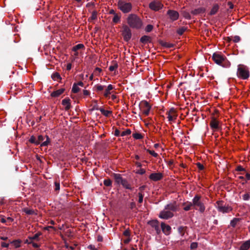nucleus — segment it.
Here are the masks:
<instances>
[{
	"label": "nucleus",
	"instance_id": "f257e3e1",
	"mask_svg": "<svg viewBox=\"0 0 250 250\" xmlns=\"http://www.w3.org/2000/svg\"><path fill=\"white\" fill-rule=\"evenodd\" d=\"M127 22L129 26L132 28L140 29L143 23L141 19L135 14H130L127 18Z\"/></svg>",
	"mask_w": 250,
	"mask_h": 250
},
{
	"label": "nucleus",
	"instance_id": "f03ea898",
	"mask_svg": "<svg viewBox=\"0 0 250 250\" xmlns=\"http://www.w3.org/2000/svg\"><path fill=\"white\" fill-rule=\"evenodd\" d=\"M237 76L238 78L247 80L250 77V71L248 66L244 64H239L237 66Z\"/></svg>",
	"mask_w": 250,
	"mask_h": 250
},
{
	"label": "nucleus",
	"instance_id": "7ed1b4c3",
	"mask_svg": "<svg viewBox=\"0 0 250 250\" xmlns=\"http://www.w3.org/2000/svg\"><path fill=\"white\" fill-rule=\"evenodd\" d=\"M215 206L219 212L223 213H229L232 210V208L231 206L224 203V201L222 200L217 201Z\"/></svg>",
	"mask_w": 250,
	"mask_h": 250
},
{
	"label": "nucleus",
	"instance_id": "20e7f679",
	"mask_svg": "<svg viewBox=\"0 0 250 250\" xmlns=\"http://www.w3.org/2000/svg\"><path fill=\"white\" fill-rule=\"evenodd\" d=\"M192 205H193L195 209L199 210L202 213L204 212L206 208L204 203L201 201V196L198 195H195L192 199Z\"/></svg>",
	"mask_w": 250,
	"mask_h": 250
},
{
	"label": "nucleus",
	"instance_id": "39448f33",
	"mask_svg": "<svg viewBox=\"0 0 250 250\" xmlns=\"http://www.w3.org/2000/svg\"><path fill=\"white\" fill-rule=\"evenodd\" d=\"M118 8L124 13L129 12L132 9V4L123 0H119L118 2Z\"/></svg>",
	"mask_w": 250,
	"mask_h": 250
},
{
	"label": "nucleus",
	"instance_id": "423d86ee",
	"mask_svg": "<svg viewBox=\"0 0 250 250\" xmlns=\"http://www.w3.org/2000/svg\"><path fill=\"white\" fill-rule=\"evenodd\" d=\"M140 109L144 114L147 116L151 108L149 104L146 101H142L141 102L140 104Z\"/></svg>",
	"mask_w": 250,
	"mask_h": 250
},
{
	"label": "nucleus",
	"instance_id": "0eeeda50",
	"mask_svg": "<svg viewBox=\"0 0 250 250\" xmlns=\"http://www.w3.org/2000/svg\"><path fill=\"white\" fill-rule=\"evenodd\" d=\"M50 143V139L49 137L45 135L43 136L42 135L38 136L36 145L41 144V146H47Z\"/></svg>",
	"mask_w": 250,
	"mask_h": 250
},
{
	"label": "nucleus",
	"instance_id": "6e6552de",
	"mask_svg": "<svg viewBox=\"0 0 250 250\" xmlns=\"http://www.w3.org/2000/svg\"><path fill=\"white\" fill-rule=\"evenodd\" d=\"M173 216V213L171 211L166 209L165 208L164 209L160 212L159 217L163 219H168Z\"/></svg>",
	"mask_w": 250,
	"mask_h": 250
},
{
	"label": "nucleus",
	"instance_id": "1a4fd4ad",
	"mask_svg": "<svg viewBox=\"0 0 250 250\" xmlns=\"http://www.w3.org/2000/svg\"><path fill=\"white\" fill-rule=\"evenodd\" d=\"M167 119L169 122L174 121L177 117V114L176 110L174 108H171L170 110L167 112Z\"/></svg>",
	"mask_w": 250,
	"mask_h": 250
},
{
	"label": "nucleus",
	"instance_id": "9d476101",
	"mask_svg": "<svg viewBox=\"0 0 250 250\" xmlns=\"http://www.w3.org/2000/svg\"><path fill=\"white\" fill-rule=\"evenodd\" d=\"M212 58L214 62L218 64H221L225 60V57L218 53H214Z\"/></svg>",
	"mask_w": 250,
	"mask_h": 250
},
{
	"label": "nucleus",
	"instance_id": "9b49d317",
	"mask_svg": "<svg viewBox=\"0 0 250 250\" xmlns=\"http://www.w3.org/2000/svg\"><path fill=\"white\" fill-rule=\"evenodd\" d=\"M149 8L154 11H158L163 7V4L159 1H153L149 5Z\"/></svg>",
	"mask_w": 250,
	"mask_h": 250
},
{
	"label": "nucleus",
	"instance_id": "f8f14e48",
	"mask_svg": "<svg viewBox=\"0 0 250 250\" xmlns=\"http://www.w3.org/2000/svg\"><path fill=\"white\" fill-rule=\"evenodd\" d=\"M123 36L125 40L126 41H128L131 37V31L128 27L127 26H123Z\"/></svg>",
	"mask_w": 250,
	"mask_h": 250
},
{
	"label": "nucleus",
	"instance_id": "ddd939ff",
	"mask_svg": "<svg viewBox=\"0 0 250 250\" xmlns=\"http://www.w3.org/2000/svg\"><path fill=\"white\" fill-rule=\"evenodd\" d=\"M210 126L213 131L218 130L220 128L219 122L215 118H212L210 122Z\"/></svg>",
	"mask_w": 250,
	"mask_h": 250
},
{
	"label": "nucleus",
	"instance_id": "4468645a",
	"mask_svg": "<svg viewBox=\"0 0 250 250\" xmlns=\"http://www.w3.org/2000/svg\"><path fill=\"white\" fill-rule=\"evenodd\" d=\"M167 14L169 16V19L172 21L177 20L179 16L178 12L172 10H168L167 12Z\"/></svg>",
	"mask_w": 250,
	"mask_h": 250
},
{
	"label": "nucleus",
	"instance_id": "2eb2a0df",
	"mask_svg": "<svg viewBox=\"0 0 250 250\" xmlns=\"http://www.w3.org/2000/svg\"><path fill=\"white\" fill-rule=\"evenodd\" d=\"M162 178L163 174L160 172L152 173L149 176V178L153 181H159Z\"/></svg>",
	"mask_w": 250,
	"mask_h": 250
},
{
	"label": "nucleus",
	"instance_id": "dca6fc26",
	"mask_svg": "<svg viewBox=\"0 0 250 250\" xmlns=\"http://www.w3.org/2000/svg\"><path fill=\"white\" fill-rule=\"evenodd\" d=\"M165 208H166V209H167L171 211L173 213L174 211H176L178 209V206L175 202L167 204V206H165Z\"/></svg>",
	"mask_w": 250,
	"mask_h": 250
},
{
	"label": "nucleus",
	"instance_id": "f3484780",
	"mask_svg": "<svg viewBox=\"0 0 250 250\" xmlns=\"http://www.w3.org/2000/svg\"><path fill=\"white\" fill-rule=\"evenodd\" d=\"M161 228L163 232L166 235H169L171 232V227L164 223H161Z\"/></svg>",
	"mask_w": 250,
	"mask_h": 250
},
{
	"label": "nucleus",
	"instance_id": "a211bd4d",
	"mask_svg": "<svg viewBox=\"0 0 250 250\" xmlns=\"http://www.w3.org/2000/svg\"><path fill=\"white\" fill-rule=\"evenodd\" d=\"M113 89H114V87L113 85L111 84L108 85L104 93V96L106 98L108 97L109 95L113 93L112 90Z\"/></svg>",
	"mask_w": 250,
	"mask_h": 250
},
{
	"label": "nucleus",
	"instance_id": "6ab92c4d",
	"mask_svg": "<svg viewBox=\"0 0 250 250\" xmlns=\"http://www.w3.org/2000/svg\"><path fill=\"white\" fill-rule=\"evenodd\" d=\"M62 104L64 106L65 109L67 110L70 108V100L69 98H65L62 101Z\"/></svg>",
	"mask_w": 250,
	"mask_h": 250
},
{
	"label": "nucleus",
	"instance_id": "aec40b11",
	"mask_svg": "<svg viewBox=\"0 0 250 250\" xmlns=\"http://www.w3.org/2000/svg\"><path fill=\"white\" fill-rule=\"evenodd\" d=\"M42 235V233L41 232H38L33 235L32 236H29L28 237V239L29 241H39L40 240V236Z\"/></svg>",
	"mask_w": 250,
	"mask_h": 250
},
{
	"label": "nucleus",
	"instance_id": "412c9836",
	"mask_svg": "<svg viewBox=\"0 0 250 250\" xmlns=\"http://www.w3.org/2000/svg\"><path fill=\"white\" fill-rule=\"evenodd\" d=\"M64 89L63 88H60L58 89L51 94V96L53 97H58L63 93Z\"/></svg>",
	"mask_w": 250,
	"mask_h": 250
},
{
	"label": "nucleus",
	"instance_id": "4be33fe9",
	"mask_svg": "<svg viewBox=\"0 0 250 250\" xmlns=\"http://www.w3.org/2000/svg\"><path fill=\"white\" fill-rule=\"evenodd\" d=\"M250 248V240L245 242L240 247L239 250H248Z\"/></svg>",
	"mask_w": 250,
	"mask_h": 250
},
{
	"label": "nucleus",
	"instance_id": "5701e85b",
	"mask_svg": "<svg viewBox=\"0 0 250 250\" xmlns=\"http://www.w3.org/2000/svg\"><path fill=\"white\" fill-rule=\"evenodd\" d=\"M114 178L115 180V182L118 184H120L121 182H123V180L124 179L121 177V175L120 174H114Z\"/></svg>",
	"mask_w": 250,
	"mask_h": 250
},
{
	"label": "nucleus",
	"instance_id": "b1692460",
	"mask_svg": "<svg viewBox=\"0 0 250 250\" xmlns=\"http://www.w3.org/2000/svg\"><path fill=\"white\" fill-rule=\"evenodd\" d=\"M205 11L204 8L200 7L196 9H194L191 11V13L193 15H197L201 13H203Z\"/></svg>",
	"mask_w": 250,
	"mask_h": 250
},
{
	"label": "nucleus",
	"instance_id": "393cba45",
	"mask_svg": "<svg viewBox=\"0 0 250 250\" xmlns=\"http://www.w3.org/2000/svg\"><path fill=\"white\" fill-rule=\"evenodd\" d=\"M192 202H187L184 203L183 205L184 206V209L185 211H188L189 210L191 207L193 206V205Z\"/></svg>",
	"mask_w": 250,
	"mask_h": 250
},
{
	"label": "nucleus",
	"instance_id": "a878e982",
	"mask_svg": "<svg viewBox=\"0 0 250 250\" xmlns=\"http://www.w3.org/2000/svg\"><path fill=\"white\" fill-rule=\"evenodd\" d=\"M22 211L25 212L26 214L28 215H32L35 214L34 210L29 209L27 208H25L22 209Z\"/></svg>",
	"mask_w": 250,
	"mask_h": 250
},
{
	"label": "nucleus",
	"instance_id": "bb28decb",
	"mask_svg": "<svg viewBox=\"0 0 250 250\" xmlns=\"http://www.w3.org/2000/svg\"><path fill=\"white\" fill-rule=\"evenodd\" d=\"M219 9V6L217 4L214 5L212 8H211L210 11V14L211 15H213L215 14L218 11Z\"/></svg>",
	"mask_w": 250,
	"mask_h": 250
},
{
	"label": "nucleus",
	"instance_id": "cd10ccee",
	"mask_svg": "<svg viewBox=\"0 0 250 250\" xmlns=\"http://www.w3.org/2000/svg\"><path fill=\"white\" fill-rule=\"evenodd\" d=\"M120 184L122 185L126 189H131L130 185L128 183V182L125 179H124L123 180V182H122Z\"/></svg>",
	"mask_w": 250,
	"mask_h": 250
},
{
	"label": "nucleus",
	"instance_id": "c85d7f7f",
	"mask_svg": "<svg viewBox=\"0 0 250 250\" xmlns=\"http://www.w3.org/2000/svg\"><path fill=\"white\" fill-rule=\"evenodd\" d=\"M99 110L101 113L106 117L109 116L111 114V111L105 110L104 108H100Z\"/></svg>",
	"mask_w": 250,
	"mask_h": 250
},
{
	"label": "nucleus",
	"instance_id": "c756f323",
	"mask_svg": "<svg viewBox=\"0 0 250 250\" xmlns=\"http://www.w3.org/2000/svg\"><path fill=\"white\" fill-rule=\"evenodd\" d=\"M150 40V38L147 36H144L141 37L140 39V41L142 43H146L147 42H149Z\"/></svg>",
	"mask_w": 250,
	"mask_h": 250
},
{
	"label": "nucleus",
	"instance_id": "7c9ffc66",
	"mask_svg": "<svg viewBox=\"0 0 250 250\" xmlns=\"http://www.w3.org/2000/svg\"><path fill=\"white\" fill-rule=\"evenodd\" d=\"M132 137L136 140L142 139L143 138V136L140 133L135 132L132 134Z\"/></svg>",
	"mask_w": 250,
	"mask_h": 250
},
{
	"label": "nucleus",
	"instance_id": "2f4dec72",
	"mask_svg": "<svg viewBox=\"0 0 250 250\" xmlns=\"http://www.w3.org/2000/svg\"><path fill=\"white\" fill-rule=\"evenodd\" d=\"M121 16L118 14H115L114 17L113 18L112 21L114 23H117L120 21Z\"/></svg>",
	"mask_w": 250,
	"mask_h": 250
},
{
	"label": "nucleus",
	"instance_id": "473e14b6",
	"mask_svg": "<svg viewBox=\"0 0 250 250\" xmlns=\"http://www.w3.org/2000/svg\"><path fill=\"white\" fill-rule=\"evenodd\" d=\"M105 87V86L104 85H102L101 84H96L94 86V88L95 89V90L97 92H100V91H102L104 90V88Z\"/></svg>",
	"mask_w": 250,
	"mask_h": 250
},
{
	"label": "nucleus",
	"instance_id": "72a5a7b5",
	"mask_svg": "<svg viewBox=\"0 0 250 250\" xmlns=\"http://www.w3.org/2000/svg\"><path fill=\"white\" fill-rule=\"evenodd\" d=\"M84 48V45L83 44H82V43H80V44H78L75 46H74L73 48H72V50L74 52H76L77 51H78V50L80 49H82V48Z\"/></svg>",
	"mask_w": 250,
	"mask_h": 250
},
{
	"label": "nucleus",
	"instance_id": "f704fd0d",
	"mask_svg": "<svg viewBox=\"0 0 250 250\" xmlns=\"http://www.w3.org/2000/svg\"><path fill=\"white\" fill-rule=\"evenodd\" d=\"M149 224L154 227L155 230L158 232L160 231L159 227L157 221H151L149 222Z\"/></svg>",
	"mask_w": 250,
	"mask_h": 250
},
{
	"label": "nucleus",
	"instance_id": "c9c22d12",
	"mask_svg": "<svg viewBox=\"0 0 250 250\" xmlns=\"http://www.w3.org/2000/svg\"><path fill=\"white\" fill-rule=\"evenodd\" d=\"M21 241L20 240H16L13 241L11 243L13 244V245L15 248H19L21 246Z\"/></svg>",
	"mask_w": 250,
	"mask_h": 250
},
{
	"label": "nucleus",
	"instance_id": "e433bc0d",
	"mask_svg": "<svg viewBox=\"0 0 250 250\" xmlns=\"http://www.w3.org/2000/svg\"><path fill=\"white\" fill-rule=\"evenodd\" d=\"M118 64L116 62H114L112 63V64L109 67V70L110 71H113L118 68Z\"/></svg>",
	"mask_w": 250,
	"mask_h": 250
},
{
	"label": "nucleus",
	"instance_id": "4c0bfd02",
	"mask_svg": "<svg viewBox=\"0 0 250 250\" xmlns=\"http://www.w3.org/2000/svg\"><path fill=\"white\" fill-rule=\"evenodd\" d=\"M79 91L80 88L79 87V86L78 85V84H76V83H74L72 86V91L74 93H76Z\"/></svg>",
	"mask_w": 250,
	"mask_h": 250
},
{
	"label": "nucleus",
	"instance_id": "58836bf2",
	"mask_svg": "<svg viewBox=\"0 0 250 250\" xmlns=\"http://www.w3.org/2000/svg\"><path fill=\"white\" fill-rule=\"evenodd\" d=\"M239 219L237 218H233L230 222V225L232 227H235L237 223L239 222Z\"/></svg>",
	"mask_w": 250,
	"mask_h": 250
},
{
	"label": "nucleus",
	"instance_id": "ea45409f",
	"mask_svg": "<svg viewBox=\"0 0 250 250\" xmlns=\"http://www.w3.org/2000/svg\"><path fill=\"white\" fill-rule=\"evenodd\" d=\"M52 79L55 81H57L61 79V76L58 73H55L52 75Z\"/></svg>",
	"mask_w": 250,
	"mask_h": 250
},
{
	"label": "nucleus",
	"instance_id": "a19ab883",
	"mask_svg": "<svg viewBox=\"0 0 250 250\" xmlns=\"http://www.w3.org/2000/svg\"><path fill=\"white\" fill-rule=\"evenodd\" d=\"M25 242L28 244H32V246L35 248H38L39 247V245L38 244L34 242V241H29L28 239H27Z\"/></svg>",
	"mask_w": 250,
	"mask_h": 250
},
{
	"label": "nucleus",
	"instance_id": "79ce46f5",
	"mask_svg": "<svg viewBox=\"0 0 250 250\" xmlns=\"http://www.w3.org/2000/svg\"><path fill=\"white\" fill-rule=\"evenodd\" d=\"M131 131L130 129H127L125 131H123L121 134V136H124L125 135H129L131 134Z\"/></svg>",
	"mask_w": 250,
	"mask_h": 250
},
{
	"label": "nucleus",
	"instance_id": "37998d69",
	"mask_svg": "<svg viewBox=\"0 0 250 250\" xmlns=\"http://www.w3.org/2000/svg\"><path fill=\"white\" fill-rule=\"evenodd\" d=\"M178 230L180 234L183 236L185 233V228L184 227H180L178 228Z\"/></svg>",
	"mask_w": 250,
	"mask_h": 250
},
{
	"label": "nucleus",
	"instance_id": "c03bdc74",
	"mask_svg": "<svg viewBox=\"0 0 250 250\" xmlns=\"http://www.w3.org/2000/svg\"><path fill=\"white\" fill-rule=\"evenodd\" d=\"M146 151L148 152L150 155L153 156L154 157L156 158L158 156V154L153 150L146 149Z\"/></svg>",
	"mask_w": 250,
	"mask_h": 250
},
{
	"label": "nucleus",
	"instance_id": "a18cd8bd",
	"mask_svg": "<svg viewBox=\"0 0 250 250\" xmlns=\"http://www.w3.org/2000/svg\"><path fill=\"white\" fill-rule=\"evenodd\" d=\"M104 184L105 186H107V187H109V186H110L112 184V182L109 179H105L104 181Z\"/></svg>",
	"mask_w": 250,
	"mask_h": 250
},
{
	"label": "nucleus",
	"instance_id": "49530a36",
	"mask_svg": "<svg viewBox=\"0 0 250 250\" xmlns=\"http://www.w3.org/2000/svg\"><path fill=\"white\" fill-rule=\"evenodd\" d=\"M232 40L234 42H238L240 41V37L238 36H235L232 37Z\"/></svg>",
	"mask_w": 250,
	"mask_h": 250
},
{
	"label": "nucleus",
	"instance_id": "de8ad7c7",
	"mask_svg": "<svg viewBox=\"0 0 250 250\" xmlns=\"http://www.w3.org/2000/svg\"><path fill=\"white\" fill-rule=\"evenodd\" d=\"M54 184H55V190L56 191L59 190H60V182L56 181L55 182Z\"/></svg>",
	"mask_w": 250,
	"mask_h": 250
},
{
	"label": "nucleus",
	"instance_id": "09e8293b",
	"mask_svg": "<svg viewBox=\"0 0 250 250\" xmlns=\"http://www.w3.org/2000/svg\"><path fill=\"white\" fill-rule=\"evenodd\" d=\"M152 29H153V26L152 25L148 24L146 26V27L145 28V30H146V31L149 32H150L152 30Z\"/></svg>",
	"mask_w": 250,
	"mask_h": 250
},
{
	"label": "nucleus",
	"instance_id": "8fccbe9b",
	"mask_svg": "<svg viewBox=\"0 0 250 250\" xmlns=\"http://www.w3.org/2000/svg\"><path fill=\"white\" fill-rule=\"evenodd\" d=\"M185 30H186V29L184 27L180 28L179 29H178L177 33L179 35H181L184 33V32L185 31Z\"/></svg>",
	"mask_w": 250,
	"mask_h": 250
},
{
	"label": "nucleus",
	"instance_id": "3c124183",
	"mask_svg": "<svg viewBox=\"0 0 250 250\" xmlns=\"http://www.w3.org/2000/svg\"><path fill=\"white\" fill-rule=\"evenodd\" d=\"M138 196H139V199H138L139 203H142V202L143 201L144 195L142 194V193L139 192L138 193Z\"/></svg>",
	"mask_w": 250,
	"mask_h": 250
},
{
	"label": "nucleus",
	"instance_id": "603ef678",
	"mask_svg": "<svg viewBox=\"0 0 250 250\" xmlns=\"http://www.w3.org/2000/svg\"><path fill=\"white\" fill-rule=\"evenodd\" d=\"M198 244L196 242H193L190 244V248L191 250H194L197 248Z\"/></svg>",
	"mask_w": 250,
	"mask_h": 250
},
{
	"label": "nucleus",
	"instance_id": "864d4df0",
	"mask_svg": "<svg viewBox=\"0 0 250 250\" xmlns=\"http://www.w3.org/2000/svg\"><path fill=\"white\" fill-rule=\"evenodd\" d=\"M93 103L94 104V105L93 107V109H99L98 106V102L97 100H93L92 101Z\"/></svg>",
	"mask_w": 250,
	"mask_h": 250
},
{
	"label": "nucleus",
	"instance_id": "5fc2aeb1",
	"mask_svg": "<svg viewBox=\"0 0 250 250\" xmlns=\"http://www.w3.org/2000/svg\"><path fill=\"white\" fill-rule=\"evenodd\" d=\"M37 140L36 139V138L34 136H32L30 137L29 139V142L32 143H35L36 145Z\"/></svg>",
	"mask_w": 250,
	"mask_h": 250
},
{
	"label": "nucleus",
	"instance_id": "6e6d98bb",
	"mask_svg": "<svg viewBox=\"0 0 250 250\" xmlns=\"http://www.w3.org/2000/svg\"><path fill=\"white\" fill-rule=\"evenodd\" d=\"M250 198V195L248 193H246L243 195V199L244 200H248Z\"/></svg>",
	"mask_w": 250,
	"mask_h": 250
},
{
	"label": "nucleus",
	"instance_id": "4d7b16f0",
	"mask_svg": "<svg viewBox=\"0 0 250 250\" xmlns=\"http://www.w3.org/2000/svg\"><path fill=\"white\" fill-rule=\"evenodd\" d=\"M1 246L3 248H8L9 247V244L6 243L5 242H2L1 243Z\"/></svg>",
	"mask_w": 250,
	"mask_h": 250
},
{
	"label": "nucleus",
	"instance_id": "13d9d810",
	"mask_svg": "<svg viewBox=\"0 0 250 250\" xmlns=\"http://www.w3.org/2000/svg\"><path fill=\"white\" fill-rule=\"evenodd\" d=\"M88 249L91 250H98L97 249H96L94 246L92 245L88 246Z\"/></svg>",
	"mask_w": 250,
	"mask_h": 250
},
{
	"label": "nucleus",
	"instance_id": "bf43d9fd",
	"mask_svg": "<svg viewBox=\"0 0 250 250\" xmlns=\"http://www.w3.org/2000/svg\"><path fill=\"white\" fill-rule=\"evenodd\" d=\"M72 68V64L71 63H68L66 65L67 70H70Z\"/></svg>",
	"mask_w": 250,
	"mask_h": 250
},
{
	"label": "nucleus",
	"instance_id": "052dcab7",
	"mask_svg": "<svg viewBox=\"0 0 250 250\" xmlns=\"http://www.w3.org/2000/svg\"><path fill=\"white\" fill-rule=\"evenodd\" d=\"M124 235L125 236H129V235H130V233H129V231L127 230H125L124 232Z\"/></svg>",
	"mask_w": 250,
	"mask_h": 250
},
{
	"label": "nucleus",
	"instance_id": "680f3d73",
	"mask_svg": "<svg viewBox=\"0 0 250 250\" xmlns=\"http://www.w3.org/2000/svg\"><path fill=\"white\" fill-rule=\"evenodd\" d=\"M83 95H85V96H88L90 94V93L87 90H83Z\"/></svg>",
	"mask_w": 250,
	"mask_h": 250
},
{
	"label": "nucleus",
	"instance_id": "e2e57ef3",
	"mask_svg": "<svg viewBox=\"0 0 250 250\" xmlns=\"http://www.w3.org/2000/svg\"><path fill=\"white\" fill-rule=\"evenodd\" d=\"M184 16L185 18H186V19H190V16L189 15V14L188 13H185L184 15Z\"/></svg>",
	"mask_w": 250,
	"mask_h": 250
},
{
	"label": "nucleus",
	"instance_id": "0e129e2a",
	"mask_svg": "<svg viewBox=\"0 0 250 250\" xmlns=\"http://www.w3.org/2000/svg\"><path fill=\"white\" fill-rule=\"evenodd\" d=\"M137 173L140 174H143L145 173V170L144 169H140Z\"/></svg>",
	"mask_w": 250,
	"mask_h": 250
},
{
	"label": "nucleus",
	"instance_id": "69168bd1",
	"mask_svg": "<svg viewBox=\"0 0 250 250\" xmlns=\"http://www.w3.org/2000/svg\"><path fill=\"white\" fill-rule=\"evenodd\" d=\"M237 170L239 171L244 170V169L241 166H238L237 167Z\"/></svg>",
	"mask_w": 250,
	"mask_h": 250
},
{
	"label": "nucleus",
	"instance_id": "338daca9",
	"mask_svg": "<svg viewBox=\"0 0 250 250\" xmlns=\"http://www.w3.org/2000/svg\"><path fill=\"white\" fill-rule=\"evenodd\" d=\"M12 221H13V219L11 217H8L7 218L6 222H8L10 223V222H12Z\"/></svg>",
	"mask_w": 250,
	"mask_h": 250
},
{
	"label": "nucleus",
	"instance_id": "774afa93",
	"mask_svg": "<svg viewBox=\"0 0 250 250\" xmlns=\"http://www.w3.org/2000/svg\"><path fill=\"white\" fill-rule=\"evenodd\" d=\"M111 99L113 101L117 99L116 95L115 94H112L111 96Z\"/></svg>",
	"mask_w": 250,
	"mask_h": 250
}]
</instances>
